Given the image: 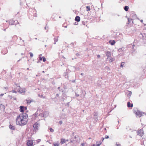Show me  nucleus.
I'll use <instances>...</instances> for the list:
<instances>
[{
    "label": "nucleus",
    "instance_id": "nucleus-38",
    "mask_svg": "<svg viewBox=\"0 0 146 146\" xmlns=\"http://www.w3.org/2000/svg\"><path fill=\"white\" fill-rule=\"evenodd\" d=\"M59 124H60V125H61L62 124V121H60L59 122Z\"/></svg>",
    "mask_w": 146,
    "mask_h": 146
},
{
    "label": "nucleus",
    "instance_id": "nucleus-33",
    "mask_svg": "<svg viewBox=\"0 0 146 146\" xmlns=\"http://www.w3.org/2000/svg\"><path fill=\"white\" fill-rule=\"evenodd\" d=\"M53 145L54 146H59V144L57 143H54Z\"/></svg>",
    "mask_w": 146,
    "mask_h": 146
},
{
    "label": "nucleus",
    "instance_id": "nucleus-48",
    "mask_svg": "<svg viewBox=\"0 0 146 146\" xmlns=\"http://www.w3.org/2000/svg\"><path fill=\"white\" fill-rule=\"evenodd\" d=\"M3 95H4V94H1L0 95V96H2Z\"/></svg>",
    "mask_w": 146,
    "mask_h": 146
},
{
    "label": "nucleus",
    "instance_id": "nucleus-59",
    "mask_svg": "<svg viewBox=\"0 0 146 146\" xmlns=\"http://www.w3.org/2000/svg\"><path fill=\"white\" fill-rule=\"evenodd\" d=\"M92 146H96V144H93L92 145Z\"/></svg>",
    "mask_w": 146,
    "mask_h": 146
},
{
    "label": "nucleus",
    "instance_id": "nucleus-2",
    "mask_svg": "<svg viewBox=\"0 0 146 146\" xmlns=\"http://www.w3.org/2000/svg\"><path fill=\"white\" fill-rule=\"evenodd\" d=\"M40 127V125L39 123L37 122H36L33 125V130L34 131L36 132L37 131L39 127Z\"/></svg>",
    "mask_w": 146,
    "mask_h": 146
},
{
    "label": "nucleus",
    "instance_id": "nucleus-62",
    "mask_svg": "<svg viewBox=\"0 0 146 146\" xmlns=\"http://www.w3.org/2000/svg\"><path fill=\"white\" fill-rule=\"evenodd\" d=\"M76 55L77 56H78L79 55L78 53H77V54H76Z\"/></svg>",
    "mask_w": 146,
    "mask_h": 146
},
{
    "label": "nucleus",
    "instance_id": "nucleus-13",
    "mask_svg": "<svg viewBox=\"0 0 146 146\" xmlns=\"http://www.w3.org/2000/svg\"><path fill=\"white\" fill-rule=\"evenodd\" d=\"M80 17L79 16H76L75 18V20L78 22L80 21Z\"/></svg>",
    "mask_w": 146,
    "mask_h": 146
},
{
    "label": "nucleus",
    "instance_id": "nucleus-40",
    "mask_svg": "<svg viewBox=\"0 0 146 146\" xmlns=\"http://www.w3.org/2000/svg\"><path fill=\"white\" fill-rule=\"evenodd\" d=\"M38 114V113H37V112H36L34 114H33L35 117H36L37 116V115Z\"/></svg>",
    "mask_w": 146,
    "mask_h": 146
},
{
    "label": "nucleus",
    "instance_id": "nucleus-36",
    "mask_svg": "<svg viewBox=\"0 0 146 146\" xmlns=\"http://www.w3.org/2000/svg\"><path fill=\"white\" fill-rule=\"evenodd\" d=\"M98 114V113L97 112L94 113V117H96L97 116V115Z\"/></svg>",
    "mask_w": 146,
    "mask_h": 146
},
{
    "label": "nucleus",
    "instance_id": "nucleus-51",
    "mask_svg": "<svg viewBox=\"0 0 146 146\" xmlns=\"http://www.w3.org/2000/svg\"><path fill=\"white\" fill-rule=\"evenodd\" d=\"M56 96L57 97H58L59 96V94H56Z\"/></svg>",
    "mask_w": 146,
    "mask_h": 146
},
{
    "label": "nucleus",
    "instance_id": "nucleus-8",
    "mask_svg": "<svg viewBox=\"0 0 146 146\" xmlns=\"http://www.w3.org/2000/svg\"><path fill=\"white\" fill-rule=\"evenodd\" d=\"M106 56L108 57L107 58L110 57L111 55V52L107 51L106 53Z\"/></svg>",
    "mask_w": 146,
    "mask_h": 146
},
{
    "label": "nucleus",
    "instance_id": "nucleus-28",
    "mask_svg": "<svg viewBox=\"0 0 146 146\" xmlns=\"http://www.w3.org/2000/svg\"><path fill=\"white\" fill-rule=\"evenodd\" d=\"M43 61L44 62H45L46 61V59L45 58L44 56L42 57Z\"/></svg>",
    "mask_w": 146,
    "mask_h": 146
},
{
    "label": "nucleus",
    "instance_id": "nucleus-22",
    "mask_svg": "<svg viewBox=\"0 0 146 146\" xmlns=\"http://www.w3.org/2000/svg\"><path fill=\"white\" fill-rule=\"evenodd\" d=\"M58 89L59 90L60 92H63V90L62 88H61L60 87H59L58 88Z\"/></svg>",
    "mask_w": 146,
    "mask_h": 146
},
{
    "label": "nucleus",
    "instance_id": "nucleus-12",
    "mask_svg": "<svg viewBox=\"0 0 146 146\" xmlns=\"http://www.w3.org/2000/svg\"><path fill=\"white\" fill-rule=\"evenodd\" d=\"M15 21L12 19L10 20L9 21V23L10 25L14 24Z\"/></svg>",
    "mask_w": 146,
    "mask_h": 146
},
{
    "label": "nucleus",
    "instance_id": "nucleus-14",
    "mask_svg": "<svg viewBox=\"0 0 146 146\" xmlns=\"http://www.w3.org/2000/svg\"><path fill=\"white\" fill-rule=\"evenodd\" d=\"M127 106L128 108L132 107L133 106V104H131L130 102H128L127 103Z\"/></svg>",
    "mask_w": 146,
    "mask_h": 146
},
{
    "label": "nucleus",
    "instance_id": "nucleus-37",
    "mask_svg": "<svg viewBox=\"0 0 146 146\" xmlns=\"http://www.w3.org/2000/svg\"><path fill=\"white\" fill-rule=\"evenodd\" d=\"M40 141H41V139H38L36 141L37 143H39Z\"/></svg>",
    "mask_w": 146,
    "mask_h": 146
},
{
    "label": "nucleus",
    "instance_id": "nucleus-24",
    "mask_svg": "<svg viewBox=\"0 0 146 146\" xmlns=\"http://www.w3.org/2000/svg\"><path fill=\"white\" fill-rule=\"evenodd\" d=\"M108 59L109 60V61H110V62H112L114 60L113 58L112 57H110Z\"/></svg>",
    "mask_w": 146,
    "mask_h": 146
},
{
    "label": "nucleus",
    "instance_id": "nucleus-32",
    "mask_svg": "<svg viewBox=\"0 0 146 146\" xmlns=\"http://www.w3.org/2000/svg\"><path fill=\"white\" fill-rule=\"evenodd\" d=\"M49 129L50 132H54V130L52 128H50Z\"/></svg>",
    "mask_w": 146,
    "mask_h": 146
},
{
    "label": "nucleus",
    "instance_id": "nucleus-30",
    "mask_svg": "<svg viewBox=\"0 0 146 146\" xmlns=\"http://www.w3.org/2000/svg\"><path fill=\"white\" fill-rule=\"evenodd\" d=\"M13 93H17V92H18V91H15V90H12L11 91Z\"/></svg>",
    "mask_w": 146,
    "mask_h": 146
},
{
    "label": "nucleus",
    "instance_id": "nucleus-4",
    "mask_svg": "<svg viewBox=\"0 0 146 146\" xmlns=\"http://www.w3.org/2000/svg\"><path fill=\"white\" fill-rule=\"evenodd\" d=\"M33 141L31 139V140L28 139L27 141V146H33Z\"/></svg>",
    "mask_w": 146,
    "mask_h": 146
},
{
    "label": "nucleus",
    "instance_id": "nucleus-58",
    "mask_svg": "<svg viewBox=\"0 0 146 146\" xmlns=\"http://www.w3.org/2000/svg\"><path fill=\"white\" fill-rule=\"evenodd\" d=\"M140 22H141V23H142L143 22V20L141 19V20H140Z\"/></svg>",
    "mask_w": 146,
    "mask_h": 146
},
{
    "label": "nucleus",
    "instance_id": "nucleus-18",
    "mask_svg": "<svg viewBox=\"0 0 146 146\" xmlns=\"http://www.w3.org/2000/svg\"><path fill=\"white\" fill-rule=\"evenodd\" d=\"M102 143L101 141H97L96 143V146H99Z\"/></svg>",
    "mask_w": 146,
    "mask_h": 146
},
{
    "label": "nucleus",
    "instance_id": "nucleus-9",
    "mask_svg": "<svg viewBox=\"0 0 146 146\" xmlns=\"http://www.w3.org/2000/svg\"><path fill=\"white\" fill-rule=\"evenodd\" d=\"M24 106H20L19 107L20 111L22 112L23 113L25 111L24 109Z\"/></svg>",
    "mask_w": 146,
    "mask_h": 146
},
{
    "label": "nucleus",
    "instance_id": "nucleus-60",
    "mask_svg": "<svg viewBox=\"0 0 146 146\" xmlns=\"http://www.w3.org/2000/svg\"><path fill=\"white\" fill-rule=\"evenodd\" d=\"M128 128H129V127H126V129H127V130H128Z\"/></svg>",
    "mask_w": 146,
    "mask_h": 146
},
{
    "label": "nucleus",
    "instance_id": "nucleus-47",
    "mask_svg": "<svg viewBox=\"0 0 146 146\" xmlns=\"http://www.w3.org/2000/svg\"><path fill=\"white\" fill-rule=\"evenodd\" d=\"M97 56L98 58H99L100 57V55L98 54L97 55Z\"/></svg>",
    "mask_w": 146,
    "mask_h": 146
},
{
    "label": "nucleus",
    "instance_id": "nucleus-61",
    "mask_svg": "<svg viewBox=\"0 0 146 146\" xmlns=\"http://www.w3.org/2000/svg\"><path fill=\"white\" fill-rule=\"evenodd\" d=\"M5 89H7L8 88H7V87H5Z\"/></svg>",
    "mask_w": 146,
    "mask_h": 146
},
{
    "label": "nucleus",
    "instance_id": "nucleus-49",
    "mask_svg": "<svg viewBox=\"0 0 146 146\" xmlns=\"http://www.w3.org/2000/svg\"><path fill=\"white\" fill-rule=\"evenodd\" d=\"M64 89H66V86H64Z\"/></svg>",
    "mask_w": 146,
    "mask_h": 146
},
{
    "label": "nucleus",
    "instance_id": "nucleus-64",
    "mask_svg": "<svg viewBox=\"0 0 146 146\" xmlns=\"http://www.w3.org/2000/svg\"><path fill=\"white\" fill-rule=\"evenodd\" d=\"M76 96H79V95H78V94H76Z\"/></svg>",
    "mask_w": 146,
    "mask_h": 146
},
{
    "label": "nucleus",
    "instance_id": "nucleus-21",
    "mask_svg": "<svg viewBox=\"0 0 146 146\" xmlns=\"http://www.w3.org/2000/svg\"><path fill=\"white\" fill-rule=\"evenodd\" d=\"M143 36V38L142 39L143 40H146V34H144L143 35H142Z\"/></svg>",
    "mask_w": 146,
    "mask_h": 146
},
{
    "label": "nucleus",
    "instance_id": "nucleus-52",
    "mask_svg": "<svg viewBox=\"0 0 146 146\" xmlns=\"http://www.w3.org/2000/svg\"><path fill=\"white\" fill-rule=\"evenodd\" d=\"M74 44V43H71V44H70V45H73Z\"/></svg>",
    "mask_w": 146,
    "mask_h": 146
},
{
    "label": "nucleus",
    "instance_id": "nucleus-50",
    "mask_svg": "<svg viewBox=\"0 0 146 146\" xmlns=\"http://www.w3.org/2000/svg\"><path fill=\"white\" fill-rule=\"evenodd\" d=\"M116 145H117V146H121L120 144H117Z\"/></svg>",
    "mask_w": 146,
    "mask_h": 146
},
{
    "label": "nucleus",
    "instance_id": "nucleus-26",
    "mask_svg": "<svg viewBox=\"0 0 146 146\" xmlns=\"http://www.w3.org/2000/svg\"><path fill=\"white\" fill-rule=\"evenodd\" d=\"M86 8L87 9H86V10L88 11H90V8L89 6H86Z\"/></svg>",
    "mask_w": 146,
    "mask_h": 146
},
{
    "label": "nucleus",
    "instance_id": "nucleus-25",
    "mask_svg": "<svg viewBox=\"0 0 146 146\" xmlns=\"http://www.w3.org/2000/svg\"><path fill=\"white\" fill-rule=\"evenodd\" d=\"M65 77L66 78H67L68 77V74L67 72H65L64 73Z\"/></svg>",
    "mask_w": 146,
    "mask_h": 146
},
{
    "label": "nucleus",
    "instance_id": "nucleus-29",
    "mask_svg": "<svg viewBox=\"0 0 146 146\" xmlns=\"http://www.w3.org/2000/svg\"><path fill=\"white\" fill-rule=\"evenodd\" d=\"M26 101H27V103L29 104H30L32 102V101L31 100H26Z\"/></svg>",
    "mask_w": 146,
    "mask_h": 146
},
{
    "label": "nucleus",
    "instance_id": "nucleus-45",
    "mask_svg": "<svg viewBox=\"0 0 146 146\" xmlns=\"http://www.w3.org/2000/svg\"><path fill=\"white\" fill-rule=\"evenodd\" d=\"M78 22H75L74 23V25H77L78 24Z\"/></svg>",
    "mask_w": 146,
    "mask_h": 146
},
{
    "label": "nucleus",
    "instance_id": "nucleus-20",
    "mask_svg": "<svg viewBox=\"0 0 146 146\" xmlns=\"http://www.w3.org/2000/svg\"><path fill=\"white\" fill-rule=\"evenodd\" d=\"M129 8V7L126 6H125L124 7V9L126 11H127L128 10Z\"/></svg>",
    "mask_w": 146,
    "mask_h": 146
},
{
    "label": "nucleus",
    "instance_id": "nucleus-23",
    "mask_svg": "<svg viewBox=\"0 0 146 146\" xmlns=\"http://www.w3.org/2000/svg\"><path fill=\"white\" fill-rule=\"evenodd\" d=\"M38 96L39 97H41V98H45V97L44 96H43V95L42 94L40 95V94H38Z\"/></svg>",
    "mask_w": 146,
    "mask_h": 146
},
{
    "label": "nucleus",
    "instance_id": "nucleus-55",
    "mask_svg": "<svg viewBox=\"0 0 146 146\" xmlns=\"http://www.w3.org/2000/svg\"><path fill=\"white\" fill-rule=\"evenodd\" d=\"M104 138H103V137H102V139H101L102 140V141H103V140L104 139Z\"/></svg>",
    "mask_w": 146,
    "mask_h": 146
},
{
    "label": "nucleus",
    "instance_id": "nucleus-31",
    "mask_svg": "<svg viewBox=\"0 0 146 146\" xmlns=\"http://www.w3.org/2000/svg\"><path fill=\"white\" fill-rule=\"evenodd\" d=\"M29 54H30V56H31V57H32L33 56V55L32 52H30L29 53Z\"/></svg>",
    "mask_w": 146,
    "mask_h": 146
},
{
    "label": "nucleus",
    "instance_id": "nucleus-63",
    "mask_svg": "<svg viewBox=\"0 0 146 146\" xmlns=\"http://www.w3.org/2000/svg\"><path fill=\"white\" fill-rule=\"evenodd\" d=\"M75 80H73V81H72V82H75Z\"/></svg>",
    "mask_w": 146,
    "mask_h": 146
},
{
    "label": "nucleus",
    "instance_id": "nucleus-15",
    "mask_svg": "<svg viewBox=\"0 0 146 146\" xmlns=\"http://www.w3.org/2000/svg\"><path fill=\"white\" fill-rule=\"evenodd\" d=\"M9 128L12 130H15V127L14 126H13L11 124H10L9 125Z\"/></svg>",
    "mask_w": 146,
    "mask_h": 146
},
{
    "label": "nucleus",
    "instance_id": "nucleus-57",
    "mask_svg": "<svg viewBox=\"0 0 146 146\" xmlns=\"http://www.w3.org/2000/svg\"><path fill=\"white\" fill-rule=\"evenodd\" d=\"M16 98H13V99L14 100H16Z\"/></svg>",
    "mask_w": 146,
    "mask_h": 146
},
{
    "label": "nucleus",
    "instance_id": "nucleus-7",
    "mask_svg": "<svg viewBox=\"0 0 146 146\" xmlns=\"http://www.w3.org/2000/svg\"><path fill=\"white\" fill-rule=\"evenodd\" d=\"M66 117L67 115L66 114L64 113L62 114L60 116V119H66Z\"/></svg>",
    "mask_w": 146,
    "mask_h": 146
},
{
    "label": "nucleus",
    "instance_id": "nucleus-19",
    "mask_svg": "<svg viewBox=\"0 0 146 146\" xmlns=\"http://www.w3.org/2000/svg\"><path fill=\"white\" fill-rule=\"evenodd\" d=\"M54 44H55L56 42H57L58 41V39L57 37H56L54 38Z\"/></svg>",
    "mask_w": 146,
    "mask_h": 146
},
{
    "label": "nucleus",
    "instance_id": "nucleus-34",
    "mask_svg": "<svg viewBox=\"0 0 146 146\" xmlns=\"http://www.w3.org/2000/svg\"><path fill=\"white\" fill-rule=\"evenodd\" d=\"M94 120L96 121H97L98 120V117L97 116L95 117H94Z\"/></svg>",
    "mask_w": 146,
    "mask_h": 146
},
{
    "label": "nucleus",
    "instance_id": "nucleus-17",
    "mask_svg": "<svg viewBox=\"0 0 146 146\" xmlns=\"http://www.w3.org/2000/svg\"><path fill=\"white\" fill-rule=\"evenodd\" d=\"M66 140L62 138L61 139V141L60 143L62 144L65 143Z\"/></svg>",
    "mask_w": 146,
    "mask_h": 146
},
{
    "label": "nucleus",
    "instance_id": "nucleus-43",
    "mask_svg": "<svg viewBox=\"0 0 146 146\" xmlns=\"http://www.w3.org/2000/svg\"><path fill=\"white\" fill-rule=\"evenodd\" d=\"M133 50V52H132L131 53H132V55H133L135 54V51H134L133 50Z\"/></svg>",
    "mask_w": 146,
    "mask_h": 146
},
{
    "label": "nucleus",
    "instance_id": "nucleus-44",
    "mask_svg": "<svg viewBox=\"0 0 146 146\" xmlns=\"http://www.w3.org/2000/svg\"><path fill=\"white\" fill-rule=\"evenodd\" d=\"M105 138L106 139H108L109 138V136L108 135H106L105 136Z\"/></svg>",
    "mask_w": 146,
    "mask_h": 146
},
{
    "label": "nucleus",
    "instance_id": "nucleus-56",
    "mask_svg": "<svg viewBox=\"0 0 146 146\" xmlns=\"http://www.w3.org/2000/svg\"><path fill=\"white\" fill-rule=\"evenodd\" d=\"M42 56V54H40L39 55V57H41Z\"/></svg>",
    "mask_w": 146,
    "mask_h": 146
},
{
    "label": "nucleus",
    "instance_id": "nucleus-54",
    "mask_svg": "<svg viewBox=\"0 0 146 146\" xmlns=\"http://www.w3.org/2000/svg\"><path fill=\"white\" fill-rule=\"evenodd\" d=\"M129 94H130V95H131V91H129Z\"/></svg>",
    "mask_w": 146,
    "mask_h": 146
},
{
    "label": "nucleus",
    "instance_id": "nucleus-1",
    "mask_svg": "<svg viewBox=\"0 0 146 146\" xmlns=\"http://www.w3.org/2000/svg\"><path fill=\"white\" fill-rule=\"evenodd\" d=\"M28 121V115L26 113H21L18 116L16 119L17 125L20 126L25 125Z\"/></svg>",
    "mask_w": 146,
    "mask_h": 146
},
{
    "label": "nucleus",
    "instance_id": "nucleus-10",
    "mask_svg": "<svg viewBox=\"0 0 146 146\" xmlns=\"http://www.w3.org/2000/svg\"><path fill=\"white\" fill-rule=\"evenodd\" d=\"M143 130L142 129H141L139 130L138 131L139 133L138 135L140 136H142L143 134Z\"/></svg>",
    "mask_w": 146,
    "mask_h": 146
},
{
    "label": "nucleus",
    "instance_id": "nucleus-53",
    "mask_svg": "<svg viewBox=\"0 0 146 146\" xmlns=\"http://www.w3.org/2000/svg\"><path fill=\"white\" fill-rule=\"evenodd\" d=\"M15 89H16V90H18V88H17V87L16 88H15Z\"/></svg>",
    "mask_w": 146,
    "mask_h": 146
},
{
    "label": "nucleus",
    "instance_id": "nucleus-16",
    "mask_svg": "<svg viewBox=\"0 0 146 146\" xmlns=\"http://www.w3.org/2000/svg\"><path fill=\"white\" fill-rule=\"evenodd\" d=\"M115 41L114 40H113L111 41V40H110L109 41V43L111 44L112 45H113L115 43Z\"/></svg>",
    "mask_w": 146,
    "mask_h": 146
},
{
    "label": "nucleus",
    "instance_id": "nucleus-42",
    "mask_svg": "<svg viewBox=\"0 0 146 146\" xmlns=\"http://www.w3.org/2000/svg\"><path fill=\"white\" fill-rule=\"evenodd\" d=\"M39 60L40 61H41L42 60V57H39Z\"/></svg>",
    "mask_w": 146,
    "mask_h": 146
},
{
    "label": "nucleus",
    "instance_id": "nucleus-39",
    "mask_svg": "<svg viewBox=\"0 0 146 146\" xmlns=\"http://www.w3.org/2000/svg\"><path fill=\"white\" fill-rule=\"evenodd\" d=\"M8 97L11 99L12 98V96L11 95H8Z\"/></svg>",
    "mask_w": 146,
    "mask_h": 146
},
{
    "label": "nucleus",
    "instance_id": "nucleus-35",
    "mask_svg": "<svg viewBox=\"0 0 146 146\" xmlns=\"http://www.w3.org/2000/svg\"><path fill=\"white\" fill-rule=\"evenodd\" d=\"M15 85H16L17 87L18 88H20V87L19 86V84H15Z\"/></svg>",
    "mask_w": 146,
    "mask_h": 146
},
{
    "label": "nucleus",
    "instance_id": "nucleus-5",
    "mask_svg": "<svg viewBox=\"0 0 146 146\" xmlns=\"http://www.w3.org/2000/svg\"><path fill=\"white\" fill-rule=\"evenodd\" d=\"M25 90V88H24L23 89L22 88H21V87H20V88H18V92L21 94L25 93L26 92Z\"/></svg>",
    "mask_w": 146,
    "mask_h": 146
},
{
    "label": "nucleus",
    "instance_id": "nucleus-6",
    "mask_svg": "<svg viewBox=\"0 0 146 146\" xmlns=\"http://www.w3.org/2000/svg\"><path fill=\"white\" fill-rule=\"evenodd\" d=\"M135 114L139 116V117H140L143 115V114H144L145 113L140 112L138 110H137V111L136 112Z\"/></svg>",
    "mask_w": 146,
    "mask_h": 146
},
{
    "label": "nucleus",
    "instance_id": "nucleus-3",
    "mask_svg": "<svg viewBox=\"0 0 146 146\" xmlns=\"http://www.w3.org/2000/svg\"><path fill=\"white\" fill-rule=\"evenodd\" d=\"M49 115V113L47 111H44L42 113H40L39 115L41 116L46 117Z\"/></svg>",
    "mask_w": 146,
    "mask_h": 146
},
{
    "label": "nucleus",
    "instance_id": "nucleus-46",
    "mask_svg": "<svg viewBox=\"0 0 146 146\" xmlns=\"http://www.w3.org/2000/svg\"><path fill=\"white\" fill-rule=\"evenodd\" d=\"M128 23L129 24L130 23V22L129 21V18H128Z\"/></svg>",
    "mask_w": 146,
    "mask_h": 146
},
{
    "label": "nucleus",
    "instance_id": "nucleus-41",
    "mask_svg": "<svg viewBox=\"0 0 146 146\" xmlns=\"http://www.w3.org/2000/svg\"><path fill=\"white\" fill-rule=\"evenodd\" d=\"M24 110H26L27 109V108L26 106H24Z\"/></svg>",
    "mask_w": 146,
    "mask_h": 146
},
{
    "label": "nucleus",
    "instance_id": "nucleus-11",
    "mask_svg": "<svg viewBox=\"0 0 146 146\" xmlns=\"http://www.w3.org/2000/svg\"><path fill=\"white\" fill-rule=\"evenodd\" d=\"M135 45L133 44H129L127 46V47L128 48H131L132 49H133Z\"/></svg>",
    "mask_w": 146,
    "mask_h": 146
},
{
    "label": "nucleus",
    "instance_id": "nucleus-27",
    "mask_svg": "<svg viewBox=\"0 0 146 146\" xmlns=\"http://www.w3.org/2000/svg\"><path fill=\"white\" fill-rule=\"evenodd\" d=\"M124 64L125 63L124 62H123L121 63V67H123L124 66Z\"/></svg>",
    "mask_w": 146,
    "mask_h": 146
}]
</instances>
